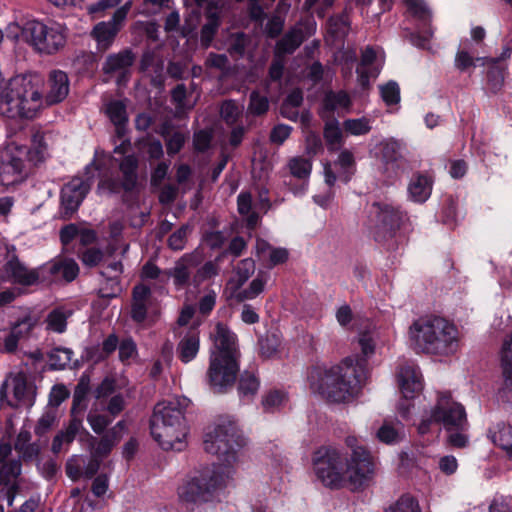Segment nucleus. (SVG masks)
<instances>
[{"label":"nucleus","instance_id":"30","mask_svg":"<svg viewBox=\"0 0 512 512\" xmlns=\"http://www.w3.org/2000/svg\"><path fill=\"white\" fill-rule=\"evenodd\" d=\"M432 180L422 174L415 175L408 186L409 197L417 203L425 202L431 195Z\"/></svg>","mask_w":512,"mask_h":512},{"label":"nucleus","instance_id":"59","mask_svg":"<svg viewBox=\"0 0 512 512\" xmlns=\"http://www.w3.org/2000/svg\"><path fill=\"white\" fill-rule=\"evenodd\" d=\"M119 441V437H114L109 432L106 433L94 448L93 455L102 458L110 453L113 446Z\"/></svg>","mask_w":512,"mask_h":512},{"label":"nucleus","instance_id":"47","mask_svg":"<svg viewBox=\"0 0 512 512\" xmlns=\"http://www.w3.org/2000/svg\"><path fill=\"white\" fill-rule=\"evenodd\" d=\"M386 512H422L418 500L409 495H402Z\"/></svg>","mask_w":512,"mask_h":512},{"label":"nucleus","instance_id":"33","mask_svg":"<svg viewBox=\"0 0 512 512\" xmlns=\"http://www.w3.org/2000/svg\"><path fill=\"white\" fill-rule=\"evenodd\" d=\"M492 442L512 458V427L504 423L495 425L489 431Z\"/></svg>","mask_w":512,"mask_h":512},{"label":"nucleus","instance_id":"5","mask_svg":"<svg viewBox=\"0 0 512 512\" xmlns=\"http://www.w3.org/2000/svg\"><path fill=\"white\" fill-rule=\"evenodd\" d=\"M107 114L115 125L117 137L120 143L114 148V153L119 155L114 157V161L118 163L119 170L122 174L121 181L116 179H104L98 185L100 193H116L122 188L125 191H132L137 184L138 160L131 152V142L125 138V124L127 122V113L125 105L120 101H113L107 106Z\"/></svg>","mask_w":512,"mask_h":512},{"label":"nucleus","instance_id":"50","mask_svg":"<svg viewBox=\"0 0 512 512\" xmlns=\"http://www.w3.org/2000/svg\"><path fill=\"white\" fill-rule=\"evenodd\" d=\"M324 137L329 149L335 150L340 147L342 142V131L339 127V123L336 120H332L326 123L324 129Z\"/></svg>","mask_w":512,"mask_h":512},{"label":"nucleus","instance_id":"1","mask_svg":"<svg viewBox=\"0 0 512 512\" xmlns=\"http://www.w3.org/2000/svg\"><path fill=\"white\" fill-rule=\"evenodd\" d=\"M345 443L351 450L349 459L337 448L321 447L313 456L314 471L325 486L340 488L349 485L352 489L362 488L374 476L373 458L356 437H346Z\"/></svg>","mask_w":512,"mask_h":512},{"label":"nucleus","instance_id":"3","mask_svg":"<svg viewBox=\"0 0 512 512\" xmlns=\"http://www.w3.org/2000/svg\"><path fill=\"white\" fill-rule=\"evenodd\" d=\"M408 336L414 348L426 354L447 357L459 348L457 327L438 316L416 319L409 327Z\"/></svg>","mask_w":512,"mask_h":512},{"label":"nucleus","instance_id":"14","mask_svg":"<svg viewBox=\"0 0 512 512\" xmlns=\"http://www.w3.org/2000/svg\"><path fill=\"white\" fill-rule=\"evenodd\" d=\"M11 388L14 401L9 404L13 407L19 405H31L35 395L34 386L28 382L27 376L23 372L10 375L0 388V401L7 397L8 389Z\"/></svg>","mask_w":512,"mask_h":512},{"label":"nucleus","instance_id":"52","mask_svg":"<svg viewBox=\"0 0 512 512\" xmlns=\"http://www.w3.org/2000/svg\"><path fill=\"white\" fill-rule=\"evenodd\" d=\"M346 132L354 136L365 135L371 130V122L368 118L347 119L343 123Z\"/></svg>","mask_w":512,"mask_h":512},{"label":"nucleus","instance_id":"13","mask_svg":"<svg viewBox=\"0 0 512 512\" xmlns=\"http://www.w3.org/2000/svg\"><path fill=\"white\" fill-rule=\"evenodd\" d=\"M374 222V236L376 240L392 237L400 228L405 214L388 203H374L371 209Z\"/></svg>","mask_w":512,"mask_h":512},{"label":"nucleus","instance_id":"25","mask_svg":"<svg viewBox=\"0 0 512 512\" xmlns=\"http://www.w3.org/2000/svg\"><path fill=\"white\" fill-rule=\"evenodd\" d=\"M151 290L145 285H136L132 293L131 318L136 323H143L147 317Z\"/></svg>","mask_w":512,"mask_h":512},{"label":"nucleus","instance_id":"60","mask_svg":"<svg viewBox=\"0 0 512 512\" xmlns=\"http://www.w3.org/2000/svg\"><path fill=\"white\" fill-rule=\"evenodd\" d=\"M189 231L190 227L188 225H183L176 230L168 239L169 247L175 251L182 250L185 247Z\"/></svg>","mask_w":512,"mask_h":512},{"label":"nucleus","instance_id":"36","mask_svg":"<svg viewBox=\"0 0 512 512\" xmlns=\"http://www.w3.org/2000/svg\"><path fill=\"white\" fill-rule=\"evenodd\" d=\"M303 40L304 35L302 29L297 25L278 41L276 52L278 55L293 53L301 45Z\"/></svg>","mask_w":512,"mask_h":512},{"label":"nucleus","instance_id":"28","mask_svg":"<svg viewBox=\"0 0 512 512\" xmlns=\"http://www.w3.org/2000/svg\"><path fill=\"white\" fill-rule=\"evenodd\" d=\"M123 266L120 261L110 263L102 272L101 275L106 278V287L99 289V294L104 298H113L119 293L118 276L122 273Z\"/></svg>","mask_w":512,"mask_h":512},{"label":"nucleus","instance_id":"57","mask_svg":"<svg viewBox=\"0 0 512 512\" xmlns=\"http://www.w3.org/2000/svg\"><path fill=\"white\" fill-rule=\"evenodd\" d=\"M47 135L36 133L32 138L31 154H35L38 161H42L48 154Z\"/></svg>","mask_w":512,"mask_h":512},{"label":"nucleus","instance_id":"12","mask_svg":"<svg viewBox=\"0 0 512 512\" xmlns=\"http://www.w3.org/2000/svg\"><path fill=\"white\" fill-rule=\"evenodd\" d=\"M238 358L235 356H210L207 378L215 393H224L235 383L239 372Z\"/></svg>","mask_w":512,"mask_h":512},{"label":"nucleus","instance_id":"11","mask_svg":"<svg viewBox=\"0 0 512 512\" xmlns=\"http://www.w3.org/2000/svg\"><path fill=\"white\" fill-rule=\"evenodd\" d=\"M25 146L9 143L0 155V185L10 187L23 182L28 176Z\"/></svg>","mask_w":512,"mask_h":512},{"label":"nucleus","instance_id":"18","mask_svg":"<svg viewBox=\"0 0 512 512\" xmlns=\"http://www.w3.org/2000/svg\"><path fill=\"white\" fill-rule=\"evenodd\" d=\"M381 169L387 178H395L404 169V159L400 145L395 140H385L381 144Z\"/></svg>","mask_w":512,"mask_h":512},{"label":"nucleus","instance_id":"63","mask_svg":"<svg viewBox=\"0 0 512 512\" xmlns=\"http://www.w3.org/2000/svg\"><path fill=\"white\" fill-rule=\"evenodd\" d=\"M247 45V37L243 33L232 34L228 42V51L231 55L241 56Z\"/></svg>","mask_w":512,"mask_h":512},{"label":"nucleus","instance_id":"43","mask_svg":"<svg viewBox=\"0 0 512 512\" xmlns=\"http://www.w3.org/2000/svg\"><path fill=\"white\" fill-rule=\"evenodd\" d=\"M71 315L70 310L57 308L47 316V328L56 333H63L66 330L67 319Z\"/></svg>","mask_w":512,"mask_h":512},{"label":"nucleus","instance_id":"51","mask_svg":"<svg viewBox=\"0 0 512 512\" xmlns=\"http://www.w3.org/2000/svg\"><path fill=\"white\" fill-rule=\"evenodd\" d=\"M58 412L56 408H47L39 418L35 426V433L38 436L46 434L56 423Z\"/></svg>","mask_w":512,"mask_h":512},{"label":"nucleus","instance_id":"9","mask_svg":"<svg viewBox=\"0 0 512 512\" xmlns=\"http://www.w3.org/2000/svg\"><path fill=\"white\" fill-rule=\"evenodd\" d=\"M432 422L442 424L449 431L464 430L467 426L465 408L462 404L454 401L450 394L441 393L435 406L431 409L429 419L420 424L419 431L425 433Z\"/></svg>","mask_w":512,"mask_h":512},{"label":"nucleus","instance_id":"45","mask_svg":"<svg viewBox=\"0 0 512 512\" xmlns=\"http://www.w3.org/2000/svg\"><path fill=\"white\" fill-rule=\"evenodd\" d=\"M288 168L290 173L299 179H307L312 170V163L309 159L298 156L289 160Z\"/></svg>","mask_w":512,"mask_h":512},{"label":"nucleus","instance_id":"8","mask_svg":"<svg viewBox=\"0 0 512 512\" xmlns=\"http://www.w3.org/2000/svg\"><path fill=\"white\" fill-rule=\"evenodd\" d=\"M245 443V438L231 422L216 425L207 431L204 437L205 451L217 455L221 461L213 467L221 466L223 470L231 468L235 471L238 451Z\"/></svg>","mask_w":512,"mask_h":512},{"label":"nucleus","instance_id":"58","mask_svg":"<svg viewBox=\"0 0 512 512\" xmlns=\"http://www.w3.org/2000/svg\"><path fill=\"white\" fill-rule=\"evenodd\" d=\"M381 97L387 105L397 104L400 101V89L396 82L390 81L380 87Z\"/></svg>","mask_w":512,"mask_h":512},{"label":"nucleus","instance_id":"37","mask_svg":"<svg viewBox=\"0 0 512 512\" xmlns=\"http://www.w3.org/2000/svg\"><path fill=\"white\" fill-rule=\"evenodd\" d=\"M377 338L378 333L373 325H368L359 332L357 344L365 358H369L375 353Z\"/></svg>","mask_w":512,"mask_h":512},{"label":"nucleus","instance_id":"49","mask_svg":"<svg viewBox=\"0 0 512 512\" xmlns=\"http://www.w3.org/2000/svg\"><path fill=\"white\" fill-rule=\"evenodd\" d=\"M242 112L243 105L238 104L234 100L224 101L220 109L222 119L230 125L236 123L238 118L241 116Z\"/></svg>","mask_w":512,"mask_h":512},{"label":"nucleus","instance_id":"20","mask_svg":"<svg viewBox=\"0 0 512 512\" xmlns=\"http://www.w3.org/2000/svg\"><path fill=\"white\" fill-rule=\"evenodd\" d=\"M42 275H49L51 281H73L79 274V266L74 259L57 257L40 268Z\"/></svg>","mask_w":512,"mask_h":512},{"label":"nucleus","instance_id":"56","mask_svg":"<svg viewBox=\"0 0 512 512\" xmlns=\"http://www.w3.org/2000/svg\"><path fill=\"white\" fill-rule=\"evenodd\" d=\"M21 473V464L19 461L13 460L6 462L0 469V482L9 484L12 479L18 477Z\"/></svg>","mask_w":512,"mask_h":512},{"label":"nucleus","instance_id":"23","mask_svg":"<svg viewBox=\"0 0 512 512\" xmlns=\"http://www.w3.org/2000/svg\"><path fill=\"white\" fill-rule=\"evenodd\" d=\"M5 272L10 276L15 283L21 285H33L38 282L41 271L32 269L29 270L13 255L12 258L5 265Z\"/></svg>","mask_w":512,"mask_h":512},{"label":"nucleus","instance_id":"62","mask_svg":"<svg viewBox=\"0 0 512 512\" xmlns=\"http://www.w3.org/2000/svg\"><path fill=\"white\" fill-rule=\"evenodd\" d=\"M403 2L415 17L423 21L430 18V11L423 0H403Z\"/></svg>","mask_w":512,"mask_h":512},{"label":"nucleus","instance_id":"4","mask_svg":"<svg viewBox=\"0 0 512 512\" xmlns=\"http://www.w3.org/2000/svg\"><path fill=\"white\" fill-rule=\"evenodd\" d=\"M41 79L37 75H17L0 91V115L32 119L44 107Z\"/></svg>","mask_w":512,"mask_h":512},{"label":"nucleus","instance_id":"24","mask_svg":"<svg viewBox=\"0 0 512 512\" xmlns=\"http://www.w3.org/2000/svg\"><path fill=\"white\" fill-rule=\"evenodd\" d=\"M122 24L114 22L113 18L109 21L99 22L92 30V36L97 42V47L101 51H106L114 42V39L120 31Z\"/></svg>","mask_w":512,"mask_h":512},{"label":"nucleus","instance_id":"34","mask_svg":"<svg viewBox=\"0 0 512 512\" xmlns=\"http://www.w3.org/2000/svg\"><path fill=\"white\" fill-rule=\"evenodd\" d=\"M482 66H487L488 85L493 92L498 91L504 82V68L499 64L498 58L477 57Z\"/></svg>","mask_w":512,"mask_h":512},{"label":"nucleus","instance_id":"26","mask_svg":"<svg viewBox=\"0 0 512 512\" xmlns=\"http://www.w3.org/2000/svg\"><path fill=\"white\" fill-rule=\"evenodd\" d=\"M380 72V62L377 53L372 47H366L362 52L361 63L357 68L359 81L362 86L369 82L370 77H377Z\"/></svg>","mask_w":512,"mask_h":512},{"label":"nucleus","instance_id":"21","mask_svg":"<svg viewBox=\"0 0 512 512\" xmlns=\"http://www.w3.org/2000/svg\"><path fill=\"white\" fill-rule=\"evenodd\" d=\"M212 337L214 350L210 356L239 357L236 335L226 325L218 323Z\"/></svg>","mask_w":512,"mask_h":512},{"label":"nucleus","instance_id":"32","mask_svg":"<svg viewBox=\"0 0 512 512\" xmlns=\"http://www.w3.org/2000/svg\"><path fill=\"white\" fill-rule=\"evenodd\" d=\"M266 282L267 277L264 274L259 273L258 276L249 284L248 288L232 289L230 298L235 299L237 302L254 299L263 292Z\"/></svg>","mask_w":512,"mask_h":512},{"label":"nucleus","instance_id":"7","mask_svg":"<svg viewBox=\"0 0 512 512\" xmlns=\"http://www.w3.org/2000/svg\"><path fill=\"white\" fill-rule=\"evenodd\" d=\"M233 475V469L223 470L221 466L196 470L178 488V497L185 504L201 505L210 502Z\"/></svg>","mask_w":512,"mask_h":512},{"label":"nucleus","instance_id":"53","mask_svg":"<svg viewBox=\"0 0 512 512\" xmlns=\"http://www.w3.org/2000/svg\"><path fill=\"white\" fill-rule=\"evenodd\" d=\"M37 324V318L28 315L17 321L12 327L10 332L13 333L19 340L26 338L32 329Z\"/></svg>","mask_w":512,"mask_h":512},{"label":"nucleus","instance_id":"10","mask_svg":"<svg viewBox=\"0 0 512 512\" xmlns=\"http://www.w3.org/2000/svg\"><path fill=\"white\" fill-rule=\"evenodd\" d=\"M25 32L30 36V45L40 53L54 54L66 44L67 28L57 22L28 21Z\"/></svg>","mask_w":512,"mask_h":512},{"label":"nucleus","instance_id":"16","mask_svg":"<svg viewBox=\"0 0 512 512\" xmlns=\"http://www.w3.org/2000/svg\"><path fill=\"white\" fill-rule=\"evenodd\" d=\"M90 190V183L75 177L61 190V206L65 217H70L80 206Z\"/></svg>","mask_w":512,"mask_h":512},{"label":"nucleus","instance_id":"44","mask_svg":"<svg viewBox=\"0 0 512 512\" xmlns=\"http://www.w3.org/2000/svg\"><path fill=\"white\" fill-rule=\"evenodd\" d=\"M335 165L339 166L341 170L340 179L348 182L354 173L355 159L353 153L349 150H342L338 155Z\"/></svg>","mask_w":512,"mask_h":512},{"label":"nucleus","instance_id":"38","mask_svg":"<svg viewBox=\"0 0 512 512\" xmlns=\"http://www.w3.org/2000/svg\"><path fill=\"white\" fill-rule=\"evenodd\" d=\"M254 272L255 262L252 258L241 260L236 266L235 276L228 283L230 289L241 288Z\"/></svg>","mask_w":512,"mask_h":512},{"label":"nucleus","instance_id":"42","mask_svg":"<svg viewBox=\"0 0 512 512\" xmlns=\"http://www.w3.org/2000/svg\"><path fill=\"white\" fill-rule=\"evenodd\" d=\"M260 387L259 379L255 374L245 371L241 374L238 383V393L242 398H252Z\"/></svg>","mask_w":512,"mask_h":512},{"label":"nucleus","instance_id":"22","mask_svg":"<svg viewBox=\"0 0 512 512\" xmlns=\"http://www.w3.org/2000/svg\"><path fill=\"white\" fill-rule=\"evenodd\" d=\"M398 383L405 398H413L423 389L422 374L413 364L403 365L398 373Z\"/></svg>","mask_w":512,"mask_h":512},{"label":"nucleus","instance_id":"61","mask_svg":"<svg viewBox=\"0 0 512 512\" xmlns=\"http://www.w3.org/2000/svg\"><path fill=\"white\" fill-rule=\"evenodd\" d=\"M84 464V459L81 456L73 455L68 459L66 463V474L72 480H78L83 476L82 466Z\"/></svg>","mask_w":512,"mask_h":512},{"label":"nucleus","instance_id":"35","mask_svg":"<svg viewBox=\"0 0 512 512\" xmlns=\"http://www.w3.org/2000/svg\"><path fill=\"white\" fill-rule=\"evenodd\" d=\"M403 426L399 421H384L376 432V438L385 444L398 443L402 438Z\"/></svg>","mask_w":512,"mask_h":512},{"label":"nucleus","instance_id":"31","mask_svg":"<svg viewBox=\"0 0 512 512\" xmlns=\"http://www.w3.org/2000/svg\"><path fill=\"white\" fill-rule=\"evenodd\" d=\"M14 447L24 460L34 459L40 452L39 444L31 442V433L25 428H22L18 433Z\"/></svg>","mask_w":512,"mask_h":512},{"label":"nucleus","instance_id":"27","mask_svg":"<svg viewBox=\"0 0 512 512\" xmlns=\"http://www.w3.org/2000/svg\"><path fill=\"white\" fill-rule=\"evenodd\" d=\"M200 348L199 332L189 330L177 345V354L183 363L191 362L198 354Z\"/></svg>","mask_w":512,"mask_h":512},{"label":"nucleus","instance_id":"15","mask_svg":"<svg viewBox=\"0 0 512 512\" xmlns=\"http://www.w3.org/2000/svg\"><path fill=\"white\" fill-rule=\"evenodd\" d=\"M87 385H85L82 381L77 386L74 399H73V407H72V418L68 424V426L60 431L53 439L51 450L53 453L58 454L62 451L63 445H69L72 443L82 428V418L77 417L76 411L78 406L80 405L82 398L86 392Z\"/></svg>","mask_w":512,"mask_h":512},{"label":"nucleus","instance_id":"6","mask_svg":"<svg viewBox=\"0 0 512 512\" xmlns=\"http://www.w3.org/2000/svg\"><path fill=\"white\" fill-rule=\"evenodd\" d=\"M187 398H173L156 404L150 421L151 435L165 450L182 451L186 447L187 425L184 412Z\"/></svg>","mask_w":512,"mask_h":512},{"label":"nucleus","instance_id":"39","mask_svg":"<svg viewBox=\"0 0 512 512\" xmlns=\"http://www.w3.org/2000/svg\"><path fill=\"white\" fill-rule=\"evenodd\" d=\"M501 367L504 384L508 389L512 390V334L502 344Z\"/></svg>","mask_w":512,"mask_h":512},{"label":"nucleus","instance_id":"29","mask_svg":"<svg viewBox=\"0 0 512 512\" xmlns=\"http://www.w3.org/2000/svg\"><path fill=\"white\" fill-rule=\"evenodd\" d=\"M222 11V6L214 5L213 2L209 3L206 11V19L207 22L201 29V43L204 47H208L218 30L220 24V15Z\"/></svg>","mask_w":512,"mask_h":512},{"label":"nucleus","instance_id":"64","mask_svg":"<svg viewBox=\"0 0 512 512\" xmlns=\"http://www.w3.org/2000/svg\"><path fill=\"white\" fill-rule=\"evenodd\" d=\"M205 66L224 72L229 68V61L225 54L209 53L205 60Z\"/></svg>","mask_w":512,"mask_h":512},{"label":"nucleus","instance_id":"40","mask_svg":"<svg viewBox=\"0 0 512 512\" xmlns=\"http://www.w3.org/2000/svg\"><path fill=\"white\" fill-rule=\"evenodd\" d=\"M134 62V55L129 50H124L117 54H112L107 57L104 64V71L106 73L124 70L130 67Z\"/></svg>","mask_w":512,"mask_h":512},{"label":"nucleus","instance_id":"54","mask_svg":"<svg viewBox=\"0 0 512 512\" xmlns=\"http://www.w3.org/2000/svg\"><path fill=\"white\" fill-rule=\"evenodd\" d=\"M217 274L218 266L214 262L208 261L197 270L192 279V283L197 287L202 282L215 277Z\"/></svg>","mask_w":512,"mask_h":512},{"label":"nucleus","instance_id":"55","mask_svg":"<svg viewBox=\"0 0 512 512\" xmlns=\"http://www.w3.org/2000/svg\"><path fill=\"white\" fill-rule=\"evenodd\" d=\"M269 101L267 97L259 95L258 92H252L250 95V103L248 113L252 115H262L267 112Z\"/></svg>","mask_w":512,"mask_h":512},{"label":"nucleus","instance_id":"41","mask_svg":"<svg viewBox=\"0 0 512 512\" xmlns=\"http://www.w3.org/2000/svg\"><path fill=\"white\" fill-rule=\"evenodd\" d=\"M288 402V396L284 391L271 390L262 397L261 405L265 412L273 413L284 407Z\"/></svg>","mask_w":512,"mask_h":512},{"label":"nucleus","instance_id":"48","mask_svg":"<svg viewBox=\"0 0 512 512\" xmlns=\"http://www.w3.org/2000/svg\"><path fill=\"white\" fill-rule=\"evenodd\" d=\"M351 101L346 92H328L324 99V106L328 110L346 109Z\"/></svg>","mask_w":512,"mask_h":512},{"label":"nucleus","instance_id":"17","mask_svg":"<svg viewBox=\"0 0 512 512\" xmlns=\"http://www.w3.org/2000/svg\"><path fill=\"white\" fill-rule=\"evenodd\" d=\"M202 256L198 251L184 254L178 259L174 266L163 272L167 278L173 279V284L177 289L186 287L191 279V269L196 267L201 261Z\"/></svg>","mask_w":512,"mask_h":512},{"label":"nucleus","instance_id":"19","mask_svg":"<svg viewBox=\"0 0 512 512\" xmlns=\"http://www.w3.org/2000/svg\"><path fill=\"white\" fill-rule=\"evenodd\" d=\"M70 91L68 75L62 70H52L47 78V90L44 98L46 106L58 104L66 99Z\"/></svg>","mask_w":512,"mask_h":512},{"label":"nucleus","instance_id":"46","mask_svg":"<svg viewBox=\"0 0 512 512\" xmlns=\"http://www.w3.org/2000/svg\"><path fill=\"white\" fill-rule=\"evenodd\" d=\"M73 352L68 348H55L49 354L50 366L55 370L65 369L71 362Z\"/></svg>","mask_w":512,"mask_h":512},{"label":"nucleus","instance_id":"2","mask_svg":"<svg viewBox=\"0 0 512 512\" xmlns=\"http://www.w3.org/2000/svg\"><path fill=\"white\" fill-rule=\"evenodd\" d=\"M363 374L362 361L347 357L341 363L314 366L307 374L312 393L332 403H345L359 394Z\"/></svg>","mask_w":512,"mask_h":512}]
</instances>
